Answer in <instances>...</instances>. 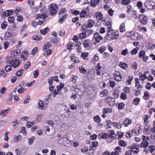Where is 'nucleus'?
Returning a JSON list of instances; mask_svg holds the SVG:
<instances>
[{"label":"nucleus","mask_w":155,"mask_h":155,"mask_svg":"<svg viewBox=\"0 0 155 155\" xmlns=\"http://www.w3.org/2000/svg\"><path fill=\"white\" fill-rule=\"evenodd\" d=\"M57 7L55 4H52L50 6V10L49 11L50 15H53L57 12Z\"/></svg>","instance_id":"obj_6"},{"label":"nucleus","mask_w":155,"mask_h":155,"mask_svg":"<svg viewBox=\"0 0 155 155\" xmlns=\"http://www.w3.org/2000/svg\"><path fill=\"white\" fill-rule=\"evenodd\" d=\"M20 50L19 49L17 50L16 51H12L11 52V57H13L14 56H17L20 53Z\"/></svg>","instance_id":"obj_8"},{"label":"nucleus","mask_w":155,"mask_h":155,"mask_svg":"<svg viewBox=\"0 0 155 155\" xmlns=\"http://www.w3.org/2000/svg\"><path fill=\"white\" fill-rule=\"evenodd\" d=\"M91 40L89 39L85 40L83 42L84 47L85 48L88 47L89 46Z\"/></svg>","instance_id":"obj_10"},{"label":"nucleus","mask_w":155,"mask_h":155,"mask_svg":"<svg viewBox=\"0 0 155 155\" xmlns=\"http://www.w3.org/2000/svg\"><path fill=\"white\" fill-rule=\"evenodd\" d=\"M33 74L34 76V78H37L39 74L38 70L36 69L33 72Z\"/></svg>","instance_id":"obj_41"},{"label":"nucleus","mask_w":155,"mask_h":155,"mask_svg":"<svg viewBox=\"0 0 155 155\" xmlns=\"http://www.w3.org/2000/svg\"><path fill=\"white\" fill-rule=\"evenodd\" d=\"M28 144L29 145L32 144L33 143V141L35 140V138L34 136L31 137L29 138L28 139Z\"/></svg>","instance_id":"obj_36"},{"label":"nucleus","mask_w":155,"mask_h":155,"mask_svg":"<svg viewBox=\"0 0 155 155\" xmlns=\"http://www.w3.org/2000/svg\"><path fill=\"white\" fill-rule=\"evenodd\" d=\"M12 34V31L10 30L8 31H7L6 32L5 36H6L7 37H9V36H11Z\"/></svg>","instance_id":"obj_56"},{"label":"nucleus","mask_w":155,"mask_h":155,"mask_svg":"<svg viewBox=\"0 0 155 155\" xmlns=\"http://www.w3.org/2000/svg\"><path fill=\"white\" fill-rule=\"evenodd\" d=\"M88 55H89L88 53H82L81 55V57L82 58H83L84 59L86 57H87L88 56Z\"/></svg>","instance_id":"obj_45"},{"label":"nucleus","mask_w":155,"mask_h":155,"mask_svg":"<svg viewBox=\"0 0 155 155\" xmlns=\"http://www.w3.org/2000/svg\"><path fill=\"white\" fill-rule=\"evenodd\" d=\"M17 78L16 76H14L12 77L11 80V81L12 83H14L17 80Z\"/></svg>","instance_id":"obj_64"},{"label":"nucleus","mask_w":155,"mask_h":155,"mask_svg":"<svg viewBox=\"0 0 155 155\" xmlns=\"http://www.w3.org/2000/svg\"><path fill=\"white\" fill-rule=\"evenodd\" d=\"M38 104V108L40 110L42 109L44 107L43 103L42 101L41 100L39 101Z\"/></svg>","instance_id":"obj_26"},{"label":"nucleus","mask_w":155,"mask_h":155,"mask_svg":"<svg viewBox=\"0 0 155 155\" xmlns=\"http://www.w3.org/2000/svg\"><path fill=\"white\" fill-rule=\"evenodd\" d=\"M98 145V142L96 141L93 142L91 145H90V147L93 150H95L96 149V147Z\"/></svg>","instance_id":"obj_15"},{"label":"nucleus","mask_w":155,"mask_h":155,"mask_svg":"<svg viewBox=\"0 0 155 155\" xmlns=\"http://www.w3.org/2000/svg\"><path fill=\"white\" fill-rule=\"evenodd\" d=\"M125 31V25L124 23H122L120 27V31L121 32H123Z\"/></svg>","instance_id":"obj_21"},{"label":"nucleus","mask_w":155,"mask_h":155,"mask_svg":"<svg viewBox=\"0 0 155 155\" xmlns=\"http://www.w3.org/2000/svg\"><path fill=\"white\" fill-rule=\"evenodd\" d=\"M98 138L100 139H105L107 138V134L105 133L100 134L98 135Z\"/></svg>","instance_id":"obj_11"},{"label":"nucleus","mask_w":155,"mask_h":155,"mask_svg":"<svg viewBox=\"0 0 155 155\" xmlns=\"http://www.w3.org/2000/svg\"><path fill=\"white\" fill-rule=\"evenodd\" d=\"M38 48L37 47L34 48L32 50V54L34 55L37 51Z\"/></svg>","instance_id":"obj_62"},{"label":"nucleus","mask_w":155,"mask_h":155,"mask_svg":"<svg viewBox=\"0 0 155 155\" xmlns=\"http://www.w3.org/2000/svg\"><path fill=\"white\" fill-rule=\"evenodd\" d=\"M86 35L85 33L82 32L80 35L79 37L81 39H83L86 37Z\"/></svg>","instance_id":"obj_59"},{"label":"nucleus","mask_w":155,"mask_h":155,"mask_svg":"<svg viewBox=\"0 0 155 155\" xmlns=\"http://www.w3.org/2000/svg\"><path fill=\"white\" fill-rule=\"evenodd\" d=\"M79 70L80 72L83 73L84 74H85L86 73V70L84 67H82V68H80Z\"/></svg>","instance_id":"obj_60"},{"label":"nucleus","mask_w":155,"mask_h":155,"mask_svg":"<svg viewBox=\"0 0 155 155\" xmlns=\"http://www.w3.org/2000/svg\"><path fill=\"white\" fill-rule=\"evenodd\" d=\"M96 18L98 19H101L103 18V15L101 12H98L96 15Z\"/></svg>","instance_id":"obj_44"},{"label":"nucleus","mask_w":155,"mask_h":155,"mask_svg":"<svg viewBox=\"0 0 155 155\" xmlns=\"http://www.w3.org/2000/svg\"><path fill=\"white\" fill-rule=\"evenodd\" d=\"M136 86L137 87V88H142V86L140 84V83L139 81V80L137 78H136L135 79Z\"/></svg>","instance_id":"obj_16"},{"label":"nucleus","mask_w":155,"mask_h":155,"mask_svg":"<svg viewBox=\"0 0 155 155\" xmlns=\"http://www.w3.org/2000/svg\"><path fill=\"white\" fill-rule=\"evenodd\" d=\"M124 106V104L123 103H120L118 106V108L119 110H121L123 109Z\"/></svg>","instance_id":"obj_43"},{"label":"nucleus","mask_w":155,"mask_h":155,"mask_svg":"<svg viewBox=\"0 0 155 155\" xmlns=\"http://www.w3.org/2000/svg\"><path fill=\"white\" fill-rule=\"evenodd\" d=\"M114 152L117 153H118L119 154V153H120L121 151V148L118 146L114 149Z\"/></svg>","instance_id":"obj_40"},{"label":"nucleus","mask_w":155,"mask_h":155,"mask_svg":"<svg viewBox=\"0 0 155 155\" xmlns=\"http://www.w3.org/2000/svg\"><path fill=\"white\" fill-rule=\"evenodd\" d=\"M150 96L149 93L148 91H146L144 93L143 98L146 100H148V97Z\"/></svg>","instance_id":"obj_33"},{"label":"nucleus","mask_w":155,"mask_h":155,"mask_svg":"<svg viewBox=\"0 0 155 155\" xmlns=\"http://www.w3.org/2000/svg\"><path fill=\"white\" fill-rule=\"evenodd\" d=\"M139 49V48L137 47H136L131 52V54L132 55L135 54H136Z\"/></svg>","instance_id":"obj_42"},{"label":"nucleus","mask_w":155,"mask_h":155,"mask_svg":"<svg viewBox=\"0 0 155 155\" xmlns=\"http://www.w3.org/2000/svg\"><path fill=\"white\" fill-rule=\"evenodd\" d=\"M12 13V11L11 10H7L5 11L4 13V15L5 16H8L11 15Z\"/></svg>","instance_id":"obj_31"},{"label":"nucleus","mask_w":155,"mask_h":155,"mask_svg":"<svg viewBox=\"0 0 155 155\" xmlns=\"http://www.w3.org/2000/svg\"><path fill=\"white\" fill-rule=\"evenodd\" d=\"M64 85L63 83H60L59 85L57 86L56 90L58 91V92L61 93V91L64 87Z\"/></svg>","instance_id":"obj_13"},{"label":"nucleus","mask_w":155,"mask_h":155,"mask_svg":"<svg viewBox=\"0 0 155 155\" xmlns=\"http://www.w3.org/2000/svg\"><path fill=\"white\" fill-rule=\"evenodd\" d=\"M131 122V120L128 119H127V118L124 121V122H123V124H124V125L125 126L127 127Z\"/></svg>","instance_id":"obj_22"},{"label":"nucleus","mask_w":155,"mask_h":155,"mask_svg":"<svg viewBox=\"0 0 155 155\" xmlns=\"http://www.w3.org/2000/svg\"><path fill=\"white\" fill-rule=\"evenodd\" d=\"M25 71V69H22L16 72L17 75L19 77L21 76Z\"/></svg>","instance_id":"obj_35"},{"label":"nucleus","mask_w":155,"mask_h":155,"mask_svg":"<svg viewBox=\"0 0 155 155\" xmlns=\"http://www.w3.org/2000/svg\"><path fill=\"white\" fill-rule=\"evenodd\" d=\"M144 5L145 7L148 9L152 10L155 8V4L151 0L147 1Z\"/></svg>","instance_id":"obj_4"},{"label":"nucleus","mask_w":155,"mask_h":155,"mask_svg":"<svg viewBox=\"0 0 155 155\" xmlns=\"http://www.w3.org/2000/svg\"><path fill=\"white\" fill-rule=\"evenodd\" d=\"M12 58V57H7L6 58L9 64H12L13 67L16 68L18 66L19 62L18 61L15 59H13Z\"/></svg>","instance_id":"obj_2"},{"label":"nucleus","mask_w":155,"mask_h":155,"mask_svg":"<svg viewBox=\"0 0 155 155\" xmlns=\"http://www.w3.org/2000/svg\"><path fill=\"white\" fill-rule=\"evenodd\" d=\"M97 137V135L96 134H93L92 135H91L90 137V138L91 140H95L96 139Z\"/></svg>","instance_id":"obj_58"},{"label":"nucleus","mask_w":155,"mask_h":155,"mask_svg":"<svg viewBox=\"0 0 155 155\" xmlns=\"http://www.w3.org/2000/svg\"><path fill=\"white\" fill-rule=\"evenodd\" d=\"M42 115L41 114L38 115L36 118V121H40L42 118Z\"/></svg>","instance_id":"obj_52"},{"label":"nucleus","mask_w":155,"mask_h":155,"mask_svg":"<svg viewBox=\"0 0 155 155\" xmlns=\"http://www.w3.org/2000/svg\"><path fill=\"white\" fill-rule=\"evenodd\" d=\"M28 4H29L30 8H34V2L33 0H28L27 1Z\"/></svg>","instance_id":"obj_38"},{"label":"nucleus","mask_w":155,"mask_h":155,"mask_svg":"<svg viewBox=\"0 0 155 155\" xmlns=\"http://www.w3.org/2000/svg\"><path fill=\"white\" fill-rule=\"evenodd\" d=\"M48 30H49V28L48 27H47L43 29H41L40 30V32L41 34L44 35L48 32Z\"/></svg>","instance_id":"obj_25"},{"label":"nucleus","mask_w":155,"mask_h":155,"mask_svg":"<svg viewBox=\"0 0 155 155\" xmlns=\"http://www.w3.org/2000/svg\"><path fill=\"white\" fill-rule=\"evenodd\" d=\"M54 81L53 78L51 77L48 79V81L49 85L50 86L51 85V84L53 83Z\"/></svg>","instance_id":"obj_46"},{"label":"nucleus","mask_w":155,"mask_h":155,"mask_svg":"<svg viewBox=\"0 0 155 155\" xmlns=\"http://www.w3.org/2000/svg\"><path fill=\"white\" fill-rule=\"evenodd\" d=\"M139 75H140L139 78L141 80L143 81L145 79L147 78V77L145 74H143L141 73L140 72L139 73Z\"/></svg>","instance_id":"obj_20"},{"label":"nucleus","mask_w":155,"mask_h":155,"mask_svg":"<svg viewBox=\"0 0 155 155\" xmlns=\"http://www.w3.org/2000/svg\"><path fill=\"white\" fill-rule=\"evenodd\" d=\"M35 17V18L37 19H39L38 23V24L41 25L46 21L45 18L47 17V16L46 14L44 15L43 14H38Z\"/></svg>","instance_id":"obj_3"},{"label":"nucleus","mask_w":155,"mask_h":155,"mask_svg":"<svg viewBox=\"0 0 155 155\" xmlns=\"http://www.w3.org/2000/svg\"><path fill=\"white\" fill-rule=\"evenodd\" d=\"M71 61L74 62L76 63H78L79 62V61L78 60L75 59L74 57L73 56L71 57Z\"/></svg>","instance_id":"obj_57"},{"label":"nucleus","mask_w":155,"mask_h":155,"mask_svg":"<svg viewBox=\"0 0 155 155\" xmlns=\"http://www.w3.org/2000/svg\"><path fill=\"white\" fill-rule=\"evenodd\" d=\"M112 111V109L110 108H104L103 109V112L104 113L111 112Z\"/></svg>","instance_id":"obj_27"},{"label":"nucleus","mask_w":155,"mask_h":155,"mask_svg":"<svg viewBox=\"0 0 155 155\" xmlns=\"http://www.w3.org/2000/svg\"><path fill=\"white\" fill-rule=\"evenodd\" d=\"M8 20L9 23H13L15 21V18L13 16L9 17L8 18Z\"/></svg>","instance_id":"obj_34"},{"label":"nucleus","mask_w":155,"mask_h":155,"mask_svg":"<svg viewBox=\"0 0 155 155\" xmlns=\"http://www.w3.org/2000/svg\"><path fill=\"white\" fill-rule=\"evenodd\" d=\"M34 124V122H30L28 121L27 122V124L26 125V127L28 128H29L31 127Z\"/></svg>","instance_id":"obj_47"},{"label":"nucleus","mask_w":155,"mask_h":155,"mask_svg":"<svg viewBox=\"0 0 155 155\" xmlns=\"http://www.w3.org/2000/svg\"><path fill=\"white\" fill-rule=\"evenodd\" d=\"M106 48L104 46L101 47L99 48V51L100 53H102L103 52H104Z\"/></svg>","instance_id":"obj_50"},{"label":"nucleus","mask_w":155,"mask_h":155,"mask_svg":"<svg viewBox=\"0 0 155 155\" xmlns=\"http://www.w3.org/2000/svg\"><path fill=\"white\" fill-rule=\"evenodd\" d=\"M119 66L122 68L126 70L127 68V65L126 63L120 62Z\"/></svg>","instance_id":"obj_18"},{"label":"nucleus","mask_w":155,"mask_h":155,"mask_svg":"<svg viewBox=\"0 0 155 155\" xmlns=\"http://www.w3.org/2000/svg\"><path fill=\"white\" fill-rule=\"evenodd\" d=\"M148 145V142L147 141H143L142 142L140 145H138L139 146H140V147H147Z\"/></svg>","instance_id":"obj_19"},{"label":"nucleus","mask_w":155,"mask_h":155,"mask_svg":"<svg viewBox=\"0 0 155 155\" xmlns=\"http://www.w3.org/2000/svg\"><path fill=\"white\" fill-rule=\"evenodd\" d=\"M147 17L143 16L142 17V19L141 20L140 22L143 25H145L147 23Z\"/></svg>","instance_id":"obj_23"},{"label":"nucleus","mask_w":155,"mask_h":155,"mask_svg":"<svg viewBox=\"0 0 155 155\" xmlns=\"http://www.w3.org/2000/svg\"><path fill=\"white\" fill-rule=\"evenodd\" d=\"M94 119L95 122H98V123H100L101 121V119L100 117L98 115L94 117Z\"/></svg>","instance_id":"obj_37"},{"label":"nucleus","mask_w":155,"mask_h":155,"mask_svg":"<svg viewBox=\"0 0 155 155\" xmlns=\"http://www.w3.org/2000/svg\"><path fill=\"white\" fill-rule=\"evenodd\" d=\"M140 99L139 98H136L133 100V103L136 105H138Z\"/></svg>","instance_id":"obj_39"},{"label":"nucleus","mask_w":155,"mask_h":155,"mask_svg":"<svg viewBox=\"0 0 155 155\" xmlns=\"http://www.w3.org/2000/svg\"><path fill=\"white\" fill-rule=\"evenodd\" d=\"M86 11L83 10L81 12L80 14V17L81 18L84 17L85 16V15L86 14Z\"/></svg>","instance_id":"obj_61"},{"label":"nucleus","mask_w":155,"mask_h":155,"mask_svg":"<svg viewBox=\"0 0 155 155\" xmlns=\"http://www.w3.org/2000/svg\"><path fill=\"white\" fill-rule=\"evenodd\" d=\"M7 25V22L5 21H4L2 24L1 25V28L3 29H5L6 28Z\"/></svg>","instance_id":"obj_48"},{"label":"nucleus","mask_w":155,"mask_h":155,"mask_svg":"<svg viewBox=\"0 0 155 155\" xmlns=\"http://www.w3.org/2000/svg\"><path fill=\"white\" fill-rule=\"evenodd\" d=\"M106 103L108 104L111 107L114 106L115 104L114 99L111 97H108L106 98L105 100Z\"/></svg>","instance_id":"obj_5"},{"label":"nucleus","mask_w":155,"mask_h":155,"mask_svg":"<svg viewBox=\"0 0 155 155\" xmlns=\"http://www.w3.org/2000/svg\"><path fill=\"white\" fill-rule=\"evenodd\" d=\"M149 151L151 153H152L155 150V147L153 145H151L149 147Z\"/></svg>","instance_id":"obj_49"},{"label":"nucleus","mask_w":155,"mask_h":155,"mask_svg":"<svg viewBox=\"0 0 155 155\" xmlns=\"http://www.w3.org/2000/svg\"><path fill=\"white\" fill-rule=\"evenodd\" d=\"M12 68V66L11 65H7L5 68V70L6 72L9 71L11 70Z\"/></svg>","instance_id":"obj_51"},{"label":"nucleus","mask_w":155,"mask_h":155,"mask_svg":"<svg viewBox=\"0 0 155 155\" xmlns=\"http://www.w3.org/2000/svg\"><path fill=\"white\" fill-rule=\"evenodd\" d=\"M10 110V109L9 108L4 110H2V112L0 114V115L2 117H4L6 116V114H7L8 112Z\"/></svg>","instance_id":"obj_14"},{"label":"nucleus","mask_w":155,"mask_h":155,"mask_svg":"<svg viewBox=\"0 0 155 155\" xmlns=\"http://www.w3.org/2000/svg\"><path fill=\"white\" fill-rule=\"evenodd\" d=\"M111 124L115 127L118 129H120L121 128V124L120 123L117 122H111Z\"/></svg>","instance_id":"obj_12"},{"label":"nucleus","mask_w":155,"mask_h":155,"mask_svg":"<svg viewBox=\"0 0 155 155\" xmlns=\"http://www.w3.org/2000/svg\"><path fill=\"white\" fill-rule=\"evenodd\" d=\"M120 75V72L118 71H115L113 74L115 78Z\"/></svg>","instance_id":"obj_55"},{"label":"nucleus","mask_w":155,"mask_h":155,"mask_svg":"<svg viewBox=\"0 0 155 155\" xmlns=\"http://www.w3.org/2000/svg\"><path fill=\"white\" fill-rule=\"evenodd\" d=\"M100 2V0H91V5L93 7H95L98 5Z\"/></svg>","instance_id":"obj_9"},{"label":"nucleus","mask_w":155,"mask_h":155,"mask_svg":"<svg viewBox=\"0 0 155 155\" xmlns=\"http://www.w3.org/2000/svg\"><path fill=\"white\" fill-rule=\"evenodd\" d=\"M22 138L21 135H19L14 138V141L15 142H18L20 141Z\"/></svg>","instance_id":"obj_24"},{"label":"nucleus","mask_w":155,"mask_h":155,"mask_svg":"<svg viewBox=\"0 0 155 155\" xmlns=\"http://www.w3.org/2000/svg\"><path fill=\"white\" fill-rule=\"evenodd\" d=\"M52 52V50L51 49H50L48 50H47L45 52L42 54V55L44 56L46 55L48 56L50 55Z\"/></svg>","instance_id":"obj_28"},{"label":"nucleus","mask_w":155,"mask_h":155,"mask_svg":"<svg viewBox=\"0 0 155 155\" xmlns=\"http://www.w3.org/2000/svg\"><path fill=\"white\" fill-rule=\"evenodd\" d=\"M111 25L107 27V34L106 36V38L108 40L110 41L114 39H117L118 38L119 33L118 31L114 32L111 28Z\"/></svg>","instance_id":"obj_1"},{"label":"nucleus","mask_w":155,"mask_h":155,"mask_svg":"<svg viewBox=\"0 0 155 155\" xmlns=\"http://www.w3.org/2000/svg\"><path fill=\"white\" fill-rule=\"evenodd\" d=\"M119 145L122 147H124L127 145V143L124 140H120L119 142Z\"/></svg>","instance_id":"obj_30"},{"label":"nucleus","mask_w":155,"mask_h":155,"mask_svg":"<svg viewBox=\"0 0 155 155\" xmlns=\"http://www.w3.org/2000/svg\"><path fill=\"white\" fill-rule=\"evenodd\" d=\"M94 38L95 41L97 42H99L102 39V37L100 35L99 33H96L94 34Z\"/></svg>","instance_id":"obj_7"},{"label":"nucleus","mask_w":155,"mask_h":155,"mask_svg":"<svg viewBox=\"0 0 155 155\" xmlns=\"http://www.w3.org/2000/svg\"><path fill=\"white\" fill-rule=\"evenodd\" d=\"M93 21L91 19L89 20L88 23L87 25H85V27H86V28H91L92 27V25L91 22Z\"/></svg>","instance_id":"obj_32"},{"label":"nucleus","mask_w":155,"mask_h":155,"mask_svg":"<svg viewBox=\"0 0 155 155\" xmlns=\"http://www.w3.org/2000/svg\"><path fill=\"white\" fill-rule=\"evenodd\" d=\"M128 50L127 49H125L121 51V54L125 56L127 53Z\"/></svg>","instance_id":"obj_53"},{"label":"nucleus","mask_w":155,"mask_h":155,"mask_svg":"<svg viewBox=\"0 0 155 155\" xmlns=\"http://www.w3.org/2000/svg\"><path fill=\"white\" fill-rule=\"evenodd\" d=\"M108 92V91L107 90L104 89L103 91H101L100 92L99 95L101 97H103L105 96H107Z\"/></svg>","instance_id":"obj_17"},{"label":"nucleus","mask_w":155,"mask_h":155,"mask_svg":"<svg viewBox=\"0 0 155 155\" xmlns=\"http://www.w3.org/2000/svg\"><path fill=\"white\" fill-rule=\"evenodd\" d=\"M114 12V11L111 8H110L108 11V13L110 15L112 16Z\"/></svg>","instance_id":"obj_63"},{"label":"nucleus","mask_w":155,"mask_h":155,"mask_svg":"<svg viewBox=\"0 0 155 155\" xmlns=\"http://www.w3.org/2000/svg\"><path fill=\"white\" fill-rule=\"evenodd\" d=\"M99 59L98 55L97 54H95L94 57L93 58V60H94V61H95L96 62L98 61L99 60Z\"/></svg>","instance_id":"obj_54"},{"label":"nucleus","mask_w":155,"mask_h":155,"mask_svg":"<svg viewBox=\"0 0 155 155\" xmlns=\"http://www.w3.org/2000/svg\"><path fill=\"white\" fill-rule=\"evenodd\" d=\"M145 51L144 50H143L140 51L139 53V57L143 58L145 56Z\"/></svg>","instance_id":"obj_29"}]
</instances>
